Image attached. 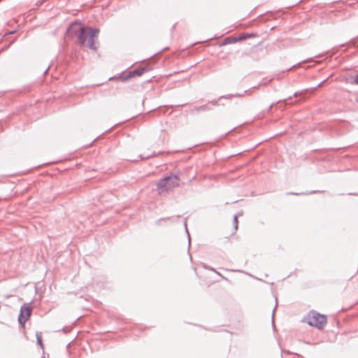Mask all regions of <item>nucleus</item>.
I'll list each match as a JSON object with an SVG mask.
<instances>
[{"label":"nucleus","mask_w":358,"mask_h":358,"mask_svg":"<svg viewBox=\"0 0 358 358\" xmlns=\"http://www.w3.org/2000/svg\"><path fill=\"white\" fill-rule=\"evenodd\" d=\"M239 215H242V213L236 214L233 217V224H234V228L235 230H236L238 229V217Z\"/></svg>","instance_id":"obj_10"},{"label":"nucleus","mask_w":358,"mask_h":358,"mask_svg":"<svg viewBox=\"0 0 358 358\" xmlns=\"http://www.w3.org/2000/svg\"><path fill=\"white\" fill-rule=\"evenodd\" d=\"M180 177L177 174H171L165 176L157 183V190L160 195H165L169 191L179 187Z\"/></svg>","instance_id":"obj_2"},{"label":"nucleus","mask_w":358,"mask_h":358,"mask_svg":"<svg viewBox=\"0 0 358 358\" xmlns=\"http://www.w3.org/2000/svg\"><path fill=\"white\" fill-rule=\"evenodd\" d=\"M292 353L289 351V350H283L282 349V354H281V357L282 358H285V355H291Z\"/></svg>","instance_id":"obj_15"},{"label":"nucleus","mask_w":358,"mask_h":358,"mask_svg":"<svg viewBox=\"0 0 358 358\" xmlns=\"http://www.w3.org/2000/svg\"><path fill=\"white\" fill-rule=\"evenodd\" d=\"M36 341L37 344L41 347V349H43V344L42 341V337L40 333H36Z\"/></svg>","instance_id":"obj_9"},{"label":"nucleus","mask_w":358,"mask_h":358,"mask_svg":"<svg viewBox=\"0 0 358 358\" xmlns=\"http://www.w3.org/2000/svg\"><path fill=\"white\" fill-rule=\"evenodd\" d=\"M232 97H234V94H229L227 95H223L220 97V99H230Z\"/></svg>","instance_id":"obj_13"},{"label":"nucleus","mask_w":358,"mask_h":358,"mask_svg":"<svg viewBox=\"0 0 358 358\" xmlns=\"http://www.w3.org/2000/svg\"><path fill=\"white\" fill-rule=\"evenodd\" d=\"M301 63H302V62H299V63H298L297 64H296V65H294V66H291V67H290V68H289L287 71H290L291 69H294L295 66H299Z\"/></svg>","instance_id":"obj_19"},{"label":"nucleus","mask_w":358,"mask_h":358,"mask_svg":"<svg viewBox=\"0 0 358 358\" xmlns=\"http://www.w3.org/2000/svg\"><path fill=\"white\" fill-rule=\"evenodd\" d=\"M276 306H277V304L275 305V307L274 308V309L273 310V313H272V323H273V327H275L274 326V313H275V309L276 308Z\"/></svg>","instance_id":"obj_17"},{"label":"nucleus","mask_w":358,"mask_h":358,"mask_svg":"<svg viewBox=\"0 0 358 358\" xmlns=\"http://www.w3.org/2000/svg\"><path fill=\"white\" fill-rule=\"evenodd\" d=\"M251 94V90H247L244 91L243 93L234 94V97H243L245 94Z\"/></svg>","instance_id":"obj_11"},{"label":"nucleus","mask_w":358,"mask_h":358,"mask_svg":"<svg viewBox=\"0 0 358 358\" xmlns=\"http://www.w3.org/2000/svg\"><path fill=\"white\" fill-rule=\"evenodd\" d=\"M185 230H186V232L187 234V236H188V248L190 247V241H191V239H190V235L189 234V231H188V229H187V223L185 222Z\"/></svg>","instance_id":"obj_14"},{"label":"nucleus","mask_w":358,"mask_h":358,"mask_svg":"<svg viewBox=\"0 0 358 358\" xmlns=\"http://www.w3.org/2000/svg\"><path fill=\"white\" fill-rule=\"evenodd\" d=\"M48 68L45 69V71H44L43 73L45 74L48 72Z\"/></svg>","instance_id":"obj_26"},{"label":"nucleus","mask_w":358,"mask_h":358,"mask_svg":"<svg viewBox=\"0 0 358 358\" xmlns=\"http://www.w3.org/2000/svg\"><path fill=\"white\" fill-rule=\"evenodd\" d=\"M280 101H277V102H275V103H271V104L269 106V107L267 108L266 112H267V113H269V112L271 111V108H272L274 106H275L277 103H278Z\"/></svg>","instance_id":"obj_16"},{"label":"nucleus","mask_w":358,"mask_h":358,"mask_svg":"<svg viewBox=\"0 0 358 358\" xmlns=\"http://www.w3.org/2000/svg\"><path fill=\"white\" fill-rule=\"evenodd\" d=\"M77 24V21L72 22L70 27L67 29V31L78 37L79 43L81 46L86 45V41L88 38L87 46L91 50H96L98 47L95 45V40L97 38V34L99 33V29L91 27H85L83 26L76 27V25Z\"/></svg>","instance_id":"obj_1"},{"label":"nucleus","mask_w":358,"mask_h":358,"mask_svg":"<svg viewBox=\"0 0 358 358\" xmlns=\"http://www.w3.org/2000/svg\"><path fill=\"white\" fill-rule=\"evenodd\" d=\"M13 33H15V31H10L8 34H12Z\"/></svg>","instance_id":"obj_25"},{"label":"nucleus","mask_w":358,"mask_h":358,"mask_svg":"<svg viewBox=\"0 0 358 358\" xmlns=\"http://www.w3.org/2000/svg\"><path fill=\"white\" fill-rule=\"evenodd\" d=\"M322 85V82H321L319 85H318V87L319 86H321Z\"/></svg>","instance_id":"obj_27"},{"label":"nucleus","mask_w":358,"mask_h":358,"mask_svg":"<svg viewBox=\"0 0 358 358\" xmlns=\"http://www.w3.org/2000/svg\"><path fill=\"white\" fill-rule=\"evenodd\" d=\"M306 321L308 325L322 329L327 323V317L311 310L306 317Z\"/></svg>","instance_id":"obj_3"},{"label":"nucleus","mask_w":358,"mask_h":358,"mask_svg":"<svg viewBox=\"0 0 358 358\" xmlns=\"http://www.w3.org/2000/svg\"><path fill=\"white\" fill-rule=\"evenodd\" d=\"M150 68L148 66L138 67L132 71H130L127 74L124 76H120V79L122 81L128 80L129 79L134 77V76H141L144 73L149 71Z\"/></svg>","instance_id":"obj_5"},{"label":"nucleus","mask_w":358,"mask_h":358,"mask_svg":"<svg viewBox=\"0 0 358 358\" xmlns=\"http://www.w3.org/2000/svg\"><path fill=\"white\" fill-rule=\"evenodd\" d=\"M255 36H257L255 33H244L240 34L237 38H234V41H241Z\"/></svg>","instance_id":"obj_6"},{"label":"nucleus","mask_w":358,"mask_h":358,"mask_svg":"<svg viewBox=\"0 0 358 358\" xmlns=\"http://www.w3.org/2000/svg\"><path fill=\"white\" fill-rule=\"evenodd\" d=\"M355 83L358 85V74L355 78Z\"/></svg>","instance_id":"obj_21"},{"label":"nucleus","mask_w":358,"mask_h":358,"mask_svg":"<svg viewBox=\"0 0 358 358\" xmlns=\"http://www.w3.org/2000/svg\"><path fill=\"white\" fill-rule=\"evenodd\" d=\"M357 102H358V100H357Z\"/></svg>","instance_id":"obj_28"},{"label":"nucleus","mask_w":358,"mask_h":358,"mask_svg":"<svg viewBox=\"0 0 358 358\" xmlns=\"http://www.w3.org/2000/svg\"><path fill=\"white\" fill-rule=\"evenodd\" d=\"M287 194L301 195V194H304L303 193L288 192Z\"/></svg>","instance_id":"obj_20"},{"label":"nucleus","mask_w":358,"mask_h":358,"mask_svg":"<svg viewBox=\"0 0 358 358\" xmlns=\"http://www.w3.org/2000/svg\"><path fill=\"white\" fill-rule=\"evenodd\" d=\"M218 103V100H213L209 102V103H211L213 106H217Z\"/></svg>","instance_id":"obj_18"},{"label":"nucleus","mask_w":358,"mask_h":358,"mask_svg":"<svg viewBox=\"0 0 358 358\" xmlns=\"http://www.w3.org/2000/svg\"><path fill=\"white\" fill-rule=\"evenodd\" d=\"M317 192H319V191H313L310 194H313V193H317Z\"/></svg>","instance_id":"obj_24"},{"label":"nucleus","mask_w":358,"mask_h":358,"mask_svg":"<svg viewBox=\"0 0 358 358\" xmlns=\"http://www.w3.org/2000/svg\"><path fill=\"white\" fill-rule=\"evenodd\" d=\"M259 87V85L258 86H255L253 87H252L250 90H251V92H252L253 90H255V89H257Z\"/></svg>","instance_id":"obj_23"},{"label":"nucleus","mask_w":358,"mask_h":358,"mask_svg":"<svg viewBox=\"0 0 358 358\" xmlns=\"http://www.w3.org/2000/svg\"><path fill=\"white\" fill-rule=\"evenodd\" d=\"M31 307L29 303H24L20 310L18 316V322L20 325H24L29 319L31 313Z\"/></svg>","instance_id":"obj_4"},{"label":"nucleus","mask_w":358,"mask_h":358,"mask_svg":"<svg viewBox=\"0 0 358 358\" xmlns=\"http://www.w3.org/2000/svg\"><path fill=\"white\" fill-rule=\"evenodd\" d=\"M202 266L203 268H206V269H208L210 271H214L218 275H220L222 279H224V280H227V278L225 277H224L221 273H220L219 272L216 271L215 269L213 267H210V266H207L206 264H202Z\"/></svg>","instance_id":"obj_8"},{"label":"nucleus","mask_w":358,"mask_h":358,"mask_svg":"<svg viewBox=\"0 0 358 358\" xmlns=\"http://www.w3.org/2000/svg\"><path fill=\"white\" fill-rule=\"evenodd\" d=\"M195 110L200 112V111H204V110H211V108L208 106V104H205L203 106H197L194 108Z\"/></svg>","instance_id":"obj_7"},{"label":"nucleus","mask_w":358,"mask_h":358,"mask_svg":"<svg viewBox=\"0 0 358 358\" xmlns=\"http://www.w3.org/2000/svg\"><path fill=\"white\" fill-rule=\"evenodd\" d=\"M236 41H234V38H226L224 41L222 42V45H227L232 43H235Z\"/></svg>","instance_id":"obj_12"},{"label":"nucleus","mask_w":358,"mask_h":358,"mask_svg":"<svg viewBox=\"0 0 358 358\" xmlns=\"http://www.w3.org/2000/svg\"><path fill=\"white\" fill-rule=\"evenodd\" d=\"M300 94V92H296L294 94V97H297L299 96V94Z\"/></svg>","instance_id":"obj_22"}]
</instances>
